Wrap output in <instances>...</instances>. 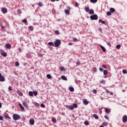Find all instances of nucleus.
<instances>
[{"mask_svg":"<svg viewBox=\"0 0 127 127\" xmlns=\"http://www.w3.org/2000/svg\"><path fill=\"white\" fill-rule=\"evenodd\" d=\"M61 44V40L59 39H57L55 42V47H59V46H60V45Z\"/></svg>","mask_w":127,"mask_h":127,"instance_id":"f257e3e1","label":"nucleus"},{"mask_svg":"<svg viewBox=\"0 0 127 127\" xmlns=\"http://www.w3.org/2000/svg\"><path fill=\"white\" fill-rule=\"evenodd\" d=\"M19 119H20V116L16 114L13 115V119L14 120V121H17L19 120Z\"/></svg>","mask_w":127,"mask_h":127,"instance_id":"f03ea898","label":"nucleus"},{"mask_svg":"<svg viewBox=\"0 0 127 127\" xmlns=\"http://www.w3.org/2000/svg\"><path fill=\"white\" fill-rule=\"evenodd\" d=\"M90 19L91 20H97L98 19V15L96 14L91 15L90 16Z\"/></svg>","mask_w":127,"mask_h":127,"instance_id":"7ed1b4c3","label":"nucleus"},{"mask_svg":"<svg viewBox=\"0 0 127 127\" xmlns=\"http://www.w3.org/2000/svg\"><path fill=\"white\" fill-rule=\"evenodd\" d=\"M4 81H5L4 76H2V74L0 73V82H4Z\"/></svg>","mask_w":127,"mask_h":127,"instance_id":"20e7f679","label":"nucleus"},{"mask_svg":"<svg viewBox=\"0 0 127 127\" xmlns=\"http://www.w3.org/2000/svg\"><path fill=\"white\" fill-rule=\"evenodd\" d=\"M122 121H123V123H127V115L123 116Z\"/></svg>","mask_w":127,"mask_h":127,"instance_id":"39448f33","label":"nucleus"},{"mask_svg":"<svg viewBox=\"0 0 127 127\" xmlns=\"http://www.w3.org/2000/svg\"><path fill=\"white\" fill-rule=\"evenodd\" d=\"M2 12L3 13H6L7 12V9L5 7L2 8Z\"/></svg>","mask_w":127,"mask_h":127,"instance_id":"423d86ee","label":"nucleus"},{"mask_svg":"<svg viewBox=\"0 0 127 127\" xmlns=\"http://www.w3.org/2000/svg\"><path fill=\"white\" fill-rule=\"evenodd\" d=\"M5 47L8 49H10V48H11V45L10 44L7 43V44H6Z\"/></svg>","mask_w":127,"mask_h":127,"instance_id":"0eeeda50","label":"nucleus"},{"mask_svg":"<svg viewBox=\"0 0 127 127\" xmlns=\"http://www.w3.org/2000/svg\"><path fill=\"white\" fill-rule=\"evenodd\" d=\"M83 104L84 105H88V104H89V102H88V100H87L86 99H84L83 100Z\"/></svg>","mask_w":127,"mask_h":127,"instance_id":"6e6552de","label":"nucleus"},{"mask_svg":"<svg viewBox=\"0 0 127 127\" xmlns=\"http://www.w3.org/2000/svg\"><path fill=\"white\" fill-rule=\"evenodd\" d=\"M61 78L62 79V80H64V81H67V77H66V76L64 75H62L61 76Z\"/></svg>","mask_w":127,"mask_h":127,"instance_id":"1a4fd4ad","label":"nucleus"},{"mask_svg":"<svg viewBox=\"0 0 127 127\" xmlns=\"http://www.w3.org/2000/svg\"><path fill=\"white\" fill-rule=\"evenodd\" d=\"M105 112H106V113H107V114H110V113H111V109L106 108Z\"/></svg>","mask_w":127,"mask_h":127,"instance_id":"9d476101","label":"nucleus"},{"mask_svg":"<svg viewBox=\"0 0 127 127\" xmlns=\"http://www.w3.org/2000/svg\"><path fill=\"white\" fill-rule=\"evenodd\" d=\"M100 47H101V49H102L103 52H106V51H107V50H106L105 47H104L103 46L100 45Z\"/></svg>","mask_w":127,"mask_h":127,"instance_id":"9b49d317","label":"nucleus"},{"mask_svg":"<svg viewBox=\"0 0 127 127\" xmlns=\"http://www.w3.org/2000/svg\"><path fill=\"white\" fill-rule=\"evenodd\" d=\"M66 108H67V109H70V110H74V107L72 106H66Z\"/></svg>","mask_w":127,"mask_h":127,"instance_id":"f8f14e48","label":"nucleus"},{"mask_svg":"<svg viewBox=\"0 0 127 127\" xmlns=\"http://www.w3.org/2000/svg\"><path fill=\"white\" fill-rule=\"evenodd\" d=\"M29 123L31 125H34V120L33 119H31L29 121Z\"/></svg>","mask_w":127,"mask_h":127,"instance_id":"ddd939ff","label":"nucleus"},{"mask_svg":"<svg viewBox=\"0 0 127 127\" xmlns=\"http://www.w3.org/2000/svg\"><path fill=\"white\" fill-rule=\"evenodd\" d=\"M99 22H100L101 23H102L103 24H106V22L105 21H103L102 19H100L99 20Z\"/></svg>","mask_w":127,"mask_h":127,"instance_id":"4468645a","label":"nucleus"},{"mask_svg":"<svg viewBox=\"0 0 127 127\" xmlns=\"http://www.w3.org/2000/svg\"><path fill=\"white\" fill-rule=\"evenodd\" d=\"M64 12L66 13V14H70V11H69L68 9H65L64 10Z\"/></svg>","mask_w":127,"mask_h":127,"instance_id":"2eb2a0df","label":"nucleus"},{"mask_svg":"<svg viewBox=\"0 0 127 127\" xmlns=\"http://www.w3.org/2000/svg\"><path fill=\"white\" fill-rule=\"evenodd\" d=\"M93 118H95L96 120H98L99 119V116L97 115L96 114H94L93 115Z\"/></svg>","mask_w":127,"mask_h":127,"instance_id":"dca6fc26","label":"nucleus"},{"mask_svg":"<svg viewBox=\"0 0 127 127\" xmlns=\"http://www.w3.org/2000/svg\"><path fill=\"white\" fill-rule=\"evenodd\" d=\"M89 14H94V10L90 9L89 12Z\"/></svg>","mask_w":127,"mask_h":127,"instance_id":"f3484780","label":"nucleus"},{"mask_svg":"<svg viewBox=\"0 0 127 127\" xmlns=\"http://www.w3.org/2000/svg\"><path fill=\"white\" fill-rule=\"evenodd\" d=\"M110 10V12H112V13H114L115 12V11H116V10L114 8H111Z\"/></svg>","mask_w":127,"mask_h":127,"instance_id":"a211bd4d","label":"nucleus"},{"mask_svg":"<svg viewBox=\"0 0 127 127\" xmlns=\"http://www.w3.org/2000/svg\"><path fill=\"white\" fill-rule=\"evenodd\" d=\"M103 73H104V75H105V76L107 75H108V70H104L103 71Z\"/></svg>","mask_w":127,"mask_h":127,"instance_id":"6ab92c4d","label":"nucleus"},{"mask_svg":"<svg viewBox=\"0 0 127 127\" xmlns=\"http://www.w3.org/2000/svg\"><path fill=\"white\" fill-rule=\"evenodd\" d=\"M29 95L31 97H33V92L32 91H29Z\"/></svg>","mask_w":127,"mask_h":127,"instance_id":"aec40b11","label":"nucleus"},{"mask_svg":"<svg viewBox=\"0 0 127 127\" xmlns=\"http://www.w3.org/2000/svg\"><path fill=\"white\" fill-rule=\"evenodd\" d=\"M19 106L20 109H21V110H22V111H23V110H24V107H23V106H22V105H21V104H19Z\"/></svg>","mask_w":127,"mask_h":127,"instance_id":"412c9836","label":"nucleus"},{"mask_svg":"<svg viewBox=\"0 0 127 127\" xmlns=\"http://www.w3.org/2000/svg\"><path fill=\"white\" fill-rule=\"evenodd\" d=\"M90 2H92V3H96L97 2V0H90Z\"/></svg>","mask_w":127,"mask_h":127,"instance_id":"4be33fe9","label":"nucleus"},{"mask_svg":"<svg viewBox=\"0 0 127 127\" xmlns=\"http://www.w3.org/2000/svg\"><path fill=\"white\" fill-rule=\"evenodd\" d=\"M33 95H34L35 96H37V95H38V93H37V91H34L33 92Z\"/></svg>","mask_w":127,"mask_h":127,"instance_id":"5701e85b","label":"nucleus"},{"mask_svg":"<svg viewBox=\"0 0 127 127\" xmlns=\"http://www.w3.org/2000/svg\"><path fill=\"white\" fill-rule=\"evenodd\" d=\"M69 91H70V92H74V88L72 87H70L69 88Z\"/></svg>","mask_w":127,"mask_h":127,"instance_id":"b1692460","label":"nucleus"},{"mask_svg":"<svg viewBox=\"0 0 127 127\" xmlns=\"http://www.w3.org/2000/svg\"><path fill=\"white\" fill-rule=\"evenodd\" d=\"M23 106H24V107L25 108H28L27 104L26 102H23Z\"/></svg>","mask_w":127,"mask_h":127,"instance_id":"393cba45","label":"nucleus"},{"mask_svg":"<svg viewBox=\"0 0 127 127\" xmlns=\"http://www.w3.org/2000/svg\"><path fill=\"white\" fill-rule=\"evenodd\" d=\"M2 56H3V57H6V56H7V55L6 54V53H4L1 54Z\"/></svg>","mask_w":127,"mask_h":127,"instance_id":"a878e982","label":"nucleus"},{"mask_svg":"<svg viewBox=\"0 0 127 127\" xmlns=\"http://www.w3.org/2000/svg\"><path fill=\"white\" fill-rule=\"evenodd\" d=\"M48 44L51 46H54V44L53 43V42H49Z\"/></svg>","mask_w":127,"mask_h":127,"instance_id":"bb28decb","label":"nucleus"},{"mask_svg":"<svg viewBox=\"0 0 127 127\" xmlns=\"http://www.w3.org/2000/svg\"><path fill=\"white\" fill-rule=\"evenodd\" d=\"M47 77L48 79H51L52 78V76H51V75L50 74H47Z\"/></svg>","mask_w":127,"mask_h":127,"instance_id":"cd10ccee","label":"nucleus"},{"mask_svg":"<svg viewBox=\"0 0 127 127\" xmlns=\"http://www.w3.org/2000/svg\"><path fill=\"white\" fill-rule=\"evenodd\" d=\"M29 29H30V30H31V31H33V27H32V26H30L29 27Z\"/></svg>","mask_w":127,"mask_h":127,"instance_id":"c85d7f7f","label":"nucleus"},{"mask_svg":"<svg viewBox=\"0 0 127 127\" xmlns=\"http://www.w3.org/2000/svg\"><path fill=\"white\" fill-rule=\"evenodd\" d=\"M85 10L88 12L89 10H90V9H89V8H88V7H86L85 8H84Z\"/></svg>","mask_w":127,"mask_h":127,"instance_id":"c756f323","label":"nucleus"},{"mask_svg":"<svg viewBox=\"0 0 127 127\" xmlns=\"http://www.w3.org/2000/svg\"><path fill=\"white\" fill-rule=\"evenodd\" d=\"M107 15H108L109 16H110V15H112V12L111 11H108L107 12Z\"/></svg>","mask_w":127,"mask_h":127,"instance_id":"7c9ffc66","label":"nucleus"},{"mask_svg":"<svg viewBox=\"0 0 127 127\" xmlns=\"http://www.w3.org/2000/svg\"><path fill=\"white\" fill-rule=\"evenodd\" d=\"M15 66H16V67H17V66L19 65V63H18V62H16L15 63Z\"/></svg>","mask_w":127,"mask_h":127,"instance_id":"2f4dec72","label":"nucleus"},{"mask_svg":"<svg viewBox=\"0 0 127 127\" xmlns=\"http://www.w3.org/2000/svg\"><path fill=\"white\" fill-rule=\"evenodd\" d=\"M127 70L124 69V70H123V74H127Z\"/></svg>","mask_w":127,"mask_h":127,"instance_id":"473e14b6","label":"nucleus"},{"mask_svg":"<svg viewBox=\"0 0 127 127\" xmlns=\"http://www.w3.org/2000/svg\"><path fill=\"white\" fill-rule=\"evenodd\" d=\"M120 48H121V45H118L116 46V49H120Z\"/></svg>","mask_w":127,"mask_h":127,"instance_id":"72a5a7b5","label":"nucleus"},{"mask_svg":"<svg viewBox=\"0 0 127 127\" xmlns=\"http://www.w3.org/2000/svg\"><path fill=\"white\" fill-rule=\"evenodd\" d=\"M84 125H85L86 126H89V122H88V121H85L84 122Z\"/></svg>","mask_w":127,"mask_h":127,"instance_id":"f704fd0d","label":"nucleus"},{"mask_svg":"<svg viewBox=\"0 0 127 127\" xmlns=\"http://www.w3.org/2000/svg\"><path fill=\"white\" fill-rule=\"evenodd\" d=\"M73 108H77V107H78V105H77V104H73Z\"/></svg>","mask_w":127,"mask_h":127,"instance_id":"c9c22d12","label":"nucleus"},{"mask_svg":"<svg viewBox=\"0 0 127 127\" xmlns=\"http://www.w3.org/2000/svg\"><path fill=\"white\" fill-rule=\"evenodd\" d=\"M52 122H53V123H56V122H57L56 119L53 118V119H52Z\"/></svg>","mask_w":127,"mask_h":127,"instance_id":"e433bc0d","label":"nucleus"},{"mask_svg":"<svg viewBox=\"0 0 127 127\" xmlns=\"http://www.w3.org/2000/svg\"><path fill=\"white\" fill-rule=\"evenodd\" d=\"M64 70H65L64 67H62L60 68V71H64Z\"/></svg>","mask_w":127,"mask_h":127,"instance_id":"4c0bfd02","label":"nucleus"},{"mask_svg":"<svg viewBox=\"0 0 127 127\" xmlns=\"http://www.w3.org/2000/svg\"><path fill=\"white\" fill-rule=\"evenodd\" d=\"M22 22L24 23H26V22H27V20H26V19H24L22 20Z\"/></svg>","mask_w":127,"mask_h":127,"instance_id":"58836bf2","label":"nucleus"},{"mask_svg":"<svg viewBox=\"0 0 127 127\" xmlns=\"http://www.w3.org/2000/svg\"><path fill=\"white\" fill-rule=\"evenodd\" d=\"M101 83L102 84H106V82L105 81V80H102L101 81Z\"/></svg>","mask_w":127,"mask_h":127,"instance_id":"ea45409f","label":"nucleus"},{"mask_svg":"<svg viewBox=\"0 0 127 127\" xmlns=\"http://www.w3.org/2000/svg\"><path fill=\"white\" fill-rule=\"evenodd\" d=\"M55 33L56 34H57L58 35V34H59V31L58 30L55 31Z\"/></svg>","mask_w":127,"mask_h":127,"instance_id":"a19ab883","label":"nucleus"},{"mask_svg":"<svg viewBox=\"0 0 127 127\" xmlns=\"http://www.w3.org/2000/svg\"><path fill=\"white\" fill-rule=\"evenodd\" d=\"M41 107L42 108H45V105L44 104H41Z\"/></svg>","mask_w":127,"mask_h":127,"instance_id":"79ce46f5","label":"nucleus"},{"mask_svg":"<svg viewBox=\"0 0 127 127\" xmlns=\"http://www.w3.org/2000/svg\"><path fill=\"white\" fill-rule=\"evenodd\" d=\"M73 41H75V42L78 41V39H77V38H73Z\"/></svg>","mask_w":127,"mask_h":127,"instance_id":"37998d69","label":"nucleus"},{"mask_svg":"<svg viewBox=\"0 0 127 127\" xmlns=\"http://www.w3.org/2000/svg\"><path fill=\"white\" fill-rule=\"evenodd\" d=\"M107 45H108V46H111L112 44H111V43L110 42H107Z\"/></svg>","mask_w":127,"mask_h":127,"instance_id":"c03bdc74","label":"nucleus"},{"mask_svg":"<svg viewBox=\"0 0 127 127\" xmlns=\"http://www.w3.org/2000/svg\"><path fill=\"white\" fill-rule=\"evenodd\" d=\"M3 120V117L2 116H0V121H2Z\"/></svg>","mask_w":127,"mask_h":127,"instance_id":"a18cd8bd","label":"nucleus"},{"mask_svg":"<svg viewBox=\"0 0 127 127\" xmlns=\"http://www.w3.org/2000/svg\"><path fill=\"white\" fill-rule=\"evenodd\" d=\"M93 71H94V72H97V68L94 67Z\"/></svg>","mask_w":127,"mask_h":127,"instance_id":"49530a36","label":"nucleus"},{"mask_svg":"<svg viewBox=\"0 0 127 127\" xmlns=\"http://www.w3.org/2000/svg\"><path fill=\"white\" fill-rule=\"evenodd\" d=\"M93 92L94 93V94H96L97 93V90L95 89H94L93 91Z\"/></svg>","mask_w":127,"mask_h":127,"instance_id":"de8ad7c7","label":"nucleus"},{"mask_svg":"<svg viewBox=\"0 0 127 127\" xmlns=\"http://www.w3.org/2000/svg\"><path fill=\"white\" fill-rule=\"evenodd\" d=\"M102 67L103 68H105V69H107V66H106V65H105V64L102 65Z\"/></svg>","mask_w":127,"mask_h":127,"instance_id":"09e8293b","label":"nucleus"},{"mask_svg":"<svg viewBox=\"0 0 127 127\" xmlns=\"http://www.w3.org/2000/svg\"><path fill=\"white\" fill-rule=\"evenodd\" d=\"M105 118L106 119V120H109V117L108 116L105 115Z\"/></svg>","mask_w":127,"mask_h":127,"instance_id":"8fccbe9b","label":"nucleus"},{"mask_svg":"<svg viewBox=\"0 0 127 127\" xmlns=\"http://www.w3.org/2000/svg\"><path fill=\"white\" fill-rule=\"evenodd\" d=\"M5 119H10V118H9V116H6V115H5Z\"/></svg>","mask_w":127,"mask_h":127,"instance_id":"3c124183","label":"nucleus"},{"mask_svg":"<svg viewBox=\"0 0 127 127\" xmlns=\"http://www.w3.org/2000/svg\"><path fill=\"white\" fill-rule=\"evenodd\" d=\"M42 5H43L42 3L40 2L39 3V6H42Z\"/></svg>","mask_w":127,"mask_h":127,"instance_id":"603ef678","label":"nucleus"},{"mask_svg":"<svg viewBox=\"0 0 127 127\" xmlns=\"http://www.w3.org/2000/svg\"><path fill=\"white\" fill-rule=\"evenodd\" d=\"M99 70L100 71H101V72H103V71H104V69L102 68H99Z\"/></svg>","mask_w":127,"mask_h":127,"instance_id":"864d4df0","label":"nucleus"},{"mask_svg":"<svg viewBox=\"0 0 127 127\" xmlns=\"http://www.w3.org/2000/svg\"><path fill=\"white\" fill-rule=\"evenodd\" d=\"M106 92L108 93V94H109V93H110V91H109V90H108V89H106Z\"/></svg>","mask_w":127,"mask_h":127,"instance_id":"5fc2aeb1","label":"nucleus"},{"mask_svg":"<svg viewBox=\"0 0 127 127\" xmlns=\"http://www.w3.org/2000/svg\"><path fill=\"white\" fill-rule=\"evenodd\" d=\"M80 63H81V62H77L76 63V64H77V65H80Z\"/></svg>","mask_w":127,"mask_h":127,"instance_id":"6e6d98bb","label":"nucleus"},{"mask_svg":"<svg viewBox=\"0 0 127 127\" xmlns=\"http://www.w3.org/2000/svg\"><path fill=\"white\" fill-rule=\"evenodd\" d=\"M8 90H9V91H12V89H11V87H8Z\"/></svg>","mask_w":127,"mask_h":127,"instance_id":"4d7b16f0","label":"nucleus"},{"mask_svg":"<svg viewBox=\"0 0 127 127\" xmlns=\"http://www.w3.org/2000/svg\"><path fill=\"white\" fill-rule=\"evenodd\" d=\"M23 94H22V92H20L19 93V96H23Z\"/></svg>","mask_w":127,"mask_h":127,"instance_id":"13d9d810","label":"nucleus"},{"mask_svg":"<svg viewBox=\"0 0 127 127\" xmlns=\"http://www.w3.org/2000/svg\"><path fill=\"white\" fill-rule=\"evenodd\" d=\"M78 3H77V2H75V7H77V6H78Z\"/></svg>","mask_w":127,"mask_h":127,"instance_id":"bf43d9fd","label":"nucleus"},{"mask_svg":"<svg viewBox=\"0 0 127 127\" xmlns=\"http://www.w3.org/2000/svg\"><path fill=\"white\" fill-rule=\"evenodd\" d=\"M98 29H99V31H100V32H102V28H99Z\"/></svg>","mask_w":127,"mask_h":127,"instance_id":"052dcab7","label":"nucleus"},{"mask_svg":"<svg viewBox=\"0 0 127 127\" xmlns=\"http://www.w3.org/2000/svg\"><path fill=\"white\" fill-rule=\"evenodd\" d=\"M68 45H73V43H69Z\"/></svg>","mask_w":127,"mask_h":127,"instance_id":"680f3d73","label":"nucleus"},{"mask_svg":"<svg viewBox=\"0 0 127 127\" xmlns=\"http://www.w3.org/2000/svg\"><path fill=\"white\" fill-rule=\"evenodd\" d=\"M110 95H114V93H113V92H110Z\"/></svg>","mask_w":127,"mask_h":127,"instance_id":"e2e57ef3","label":"nucleus"},{"mask_svg":"<svg viewBox=\"0 0 127 127\" xmlns=\"http://www.w3.org/2000/svg\"><path fill=\"white\" fill-rule=\"evenodd\" d=\"M1 28L3 30L4 29V27L3 26H1Z\"/></svg>","mask_w":127,"mask_h":127,"instance_id":"0e129e2a","label":"nucleus"},{"mask_svg":"<svg viewBox=\"0 0 127 127\" xmlns=\"http://www.w3.org/2000/svg\"><path fill=\"white\" fill-rule=\"evenodd\" d=\"M103 126H107V124L106 123H103Z\"/></svg>","mask_w":127,"mask_h":127,"instance_id":"69168bd1","label":"nucleus"},{"mask_svg":"<svg viewBox=\"0 0 127 127\" xmlns=\"http://www.w3.org/2000/svg\"><path fill=\"white\" fill-rule=\"evenodd\" d=\"M1 108V103H0V109Z\"/></svg>","mask_w":127,"mask_h":127,"instance_id":"338daca9","label":"nucleus"},{"mask_svg":"<svg viewBox=\"0 0 127 127\" xmlns=\"http://www.w3.org/2000/svg\"><path fill=\"white\" fill-rule=\"evenodd\" d=\"M0 52H3V51L2 50H0Z\"/></svg>","mask_w":127,"mask_h":127,"instance_id":"774afa93","label":"nucleus"}]
</instances>
